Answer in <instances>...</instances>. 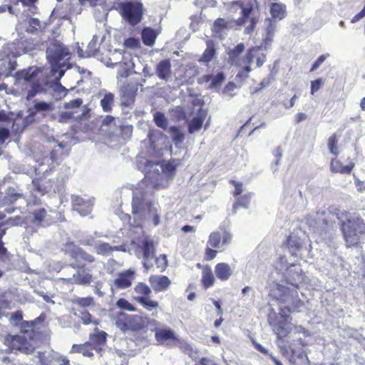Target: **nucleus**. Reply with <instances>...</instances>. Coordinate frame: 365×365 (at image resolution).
<instances>
[{"mask_svg": "<svg viewBox=\"0 0 365 365\" xmlns=\"http://www.w3.org/2000/svg\"><path fill=\"white\" fill-rule=\"evenodd\" d=\"M132 214L133 222H130L135 227H140L145 221L153 220L154 225L160 223V216L157 207L152 202L147 191L136 188L133 192Z\"/></svg>", "mask_w": 365, "mask_h": 365, "instance_id": "nucleus-1", "label": "nucleus"}, {"mask_svg": "<svg viewBox=\"0 0 365 365\" xmlns=\"http://www.w3.org/2000/svg\"><path fill=\"white\" fill-rule=\"evenodd\" d=\"M44 319V315L41 314L33 321L22 322L21 333L16 335H9L13 348L26 354L33 353L36 348L35 326L43 322Z\"/></svg>", "mask_w": 365, "mask_h": 365, "instance_id": "nucleus-2", "label": "nucleus"}, {"mask_svg": "<svg viewBox=\"0 0 365 365\" xmlns=\"http://www.w3.org/2000/svg\"><path fill=\"white\" fill-rule=\"evenodd\" d=\"M145 180L154 187H165L175 173V167L171 163H159L146 160L145 163Z\"/></svg>", "mask_w": 365, "mask_h": 365, "instance_id": "nucleus-3", "label": "nucleus"}, {"mask_svg": "<svg viewBox=\"0 0 365 365\" xmlns=\"http://www.w3.org/2000/svg\"><path fill=\"white\" fill-rule=\"evenodd\" d=\"M270 295L278 302L279 309L283 308L287 313L297 312L303 305L297 290H290L279 284L271 290Z\"/></svg>", "mask_w": 365, "mask_h": 365, "instance_id": "nucleus-4", "label": "nucleus"}, {"mask_svg": "<svg viewBox=\"0 0 365 365\" xmlns=\"http://www.w3.org/2000/svg\"><path fill=\"white\" fill-rule=\"evenodd\" d=\"M341 230L348 246L356 245L365 232V223L356 213H349L341 223Z\"/></svg>", "mask_w": 365, "mask_h": 365, "instance_id": "nucleus-5", "label": "nucleus"}, {"mask_svg": "<svg viewBox=\"0 0 365 365\" xmlns=\"http://www.w3.org/2000/svg\"><path fill=\"white\" fill-rule=\"evenodd\" d=\"M39 69L36 67H30L28 69L19 71L15 74L16 81L26 83L29 86L26 99L31 100L38 93L45 91L44 88L38 81V76Z\"/></svg>", "mask_w": 365, "mask_h": 365, "instance_id": "nucleus-6", "label": "nucleus"}, {"mask_svg": "<svg viewBox=\"0 0 365 365\" xmlns=\"http://www.w3.org/2000/svg\"><path fill=\"white\" fill-rule=\"evenodd\" d=\"M280 317H277L272 307L269 308V313L267 316V320L272 327L274 332L277 335L279 339L287 336L292 331L291 324L289 323V316L283 308L279 312Z\"/></svg>", "mask_w": 365, "mask_h": 365, "instance_id": "nucleus-7", "label": "nucleus"}, {"mask_svg": "<svg viewBox=\"0 0 365 365\" xmlns=\"http://www.w3.org/2000/svg\"><path fill=\"white\" fill-rule=\"evenodd\" d=\"M70 52L63 44L56 40L51 39L48 42L46 48V58L50 63L53 71L55 70V66H58L61 61H65L69 58Z\"/></svg>", "mask_w": 365, "mask_h": 365, "instance_id": "nucleus-8", "label": "nucleus"}, {"mask_svg": "<svg viewBox=\"0 0 365 365\" xmlns=\"http://www.w3.org/2000/svg\"><path fill=\"white\" fill-rule=\"evenodd\" d=\"M120 14L130 25H136L143 17V4L138 1L123 3L120 6Z\"/></svg>", "mask_w": 365, "mask_h": 365, "instance_id": "nucleus-9", "label": "nucleus"}, {"mask_svg": "<svg viewBox=\"0 0 365 365\" xmlns=\"http://www.w3.org/2000/svg\"><path fill=\"white\" fill-rule=\"evenodd\" d=\"M309 240L304 236L302 238L295 235H292L287 240L288 247L292 255L304 259L309 256L311 251V245Z\"/></svg>", "mask_w": 365, "mask_h": 365, "instance_id": "nucleus-10", "label": "nucleus"}, {"mask_svg": "<svg viewBox=\"0 0 365 365\" xmlns=\"http://www.w3.org/2000/svg\"><path fill=\"white\" fill-rule=\"evenodd\" d=\"M284 278L287 284L299 288L307 280V277L299 264H292L283 274Z\"/></svg>", "mask_w": 365, "mask_h": 365, "instance_id": "nucleus-11", "label": "nucleus"}, {"mask_svg": "<svg viewBox=\"0 0 365 365\" xmlns=\"http://www.w3.org/2000/svg\"><path fill=\"white\" fill-rule=\"evenodd\" d=\"M74 268L75 267L73 266ZM77 270L71 274V277H62L61 279L71 284H76L80 285H88L92 281V274L91 270L86 267L84 264L76 265Z\"/></svg>", "mask_w": 365, "mask_h": 365, "instance_id": "nucleus-12", "label": "nucleus"}, {"mask_svg": "<svg viewBox=\"0 0 365 365\" xmlns=\"http://www.w3.org/2000/svg\"><path fill=\"white\" fill-rule=\"evenodd\" d=\"M71 202L73 210L77 211L82 216L89 215L93 206V199L86 198L79 195H73L71 196Z\"/></svg>", "mask_w": 365, "mask_h": 365, "instance_id": "nucleus-13", "label": "nucleus"}, {"mask_svg": "<svg viewBox=\"0 0 365 365\" xmlns=\"http://www.w3.org/2000/svg\"><path fill=\"white\" fill-rule=\"evenodd\" d=\"M150 323L156 324L158 322L149 319L145 315L133 314L125 317V326L132 331H139Z\"/></svg>", "mask_w": 365, "mask_h": 365, "instance_id": "nucleus-14", "label": "nucleus"}, {"mask_svg": "<svg viewBox=\"0 0 365 365\" xmlns=\"http://www.w3.org/2000/svg\"><path fill=\"white\" fill-rule=\"evenodd\" d=\"M39 365H66L68 364V359L62 354L51 351L47 356L43 352L38 351Z\"/></svg>", "mask_w": 365, "mask_h": 365, "instance_id": "nucleus-15", "label": "nucleus"}, {"mask_svg": "<svg viewBox=\"0 0 365 365\" xmlns=\"http://www.w3.org/2000/svg\"><path fill=\"white\" fill-rule=\"evenodd\" d=\"M107 333L103 331H100L97 328L95 331L90 334L89 341L88 343L92 349L96 351L98 354L101 353L104 346L106 344Z\"/></svg>", "mask_w": 365, "mask_h": 365, "instance_id": "nucleus-16", "label": "nucleus"}, {"mask_svg": "<svg viewBox=\"0 0 365 365\" xmlns=\"http://www.w3.org/2000/svg\"><path fill=\"white\" fill-rule=\"evenodd\" d=\"M143 252L144 259L143 267L148 270L153 267V264L149 261L155 257V251L154 242L150 239H145L142 242V246L140 247Z\"/></svg>", "mask_w": 365, "mask_h": 365, "instance_id": "nucleus-17", "label": "nucleus"}, {"mask_svg": "<svg viewBox=\"0 0 365 365\" xmlns=\"http://www.w3.org/2000/svg\"><path fill=\"white\" fill-rule=\"evenodd\" d=\"M240 7L242 9V17L240 18L237 21V24L238 26H242L245 25L246 22H248L249 24L245 26V32L247 34H250L253 31L254 28L255 26V24L257 23V21L253 17H250L252 10H253V5L250 4L248 7H244L242 5H240Z\"/></svg>", "mask_w": 365, "mask_h": 365, "instance_id": "nucleus-18", "label": "nucleus"}, {"mask_svg": "<svg viewBox=\"0 0 365 365\" xmlns=\"http://www.w3.org/2000/svg\"><path fill=\"white\" fill-rule=\"evenodd\" d=\"M149 282L156 292L167 290L171 284L169 278L164 275H151L149 277Z\"/></svg>", "mask_w": 365, "mask_h": 365, "instance_id": "nucleus-19", "label": "nucleus"}, {"mask_svg": "<svg viewBox=\"0 0 365 365\" xmlns=\"http://www.w3.org/2000/svg\"><path fill=\"white\" fill-rule=\"evenodd\" d=\"M207 116V110L200 109L197 115L188 122L187 130L188 133L193 134L199 131L202 126L203 122Z\"/></svg>", "mask_w": 365, "mask_h": 365, "instance_id": "nucleus-20", "label": "nucleus"}, {"mask_svg": "<svg viewBox=\"0 0 365 365\" xmlns=\"http://www.w3.org/2000/svg\"><path fill=\"white\" fill-rule=\"evenodd\" d=\"M266 36L263 40L264 48L267 49L270 47L277 29V21L270 18L264 21Z\"/></svg>", "mask_w": 365, "mask_h": 365, "instance_id": "nucleus-21", "label": "nucleus"}, {"mask_svg": "<svg viewBox=\"0 0 365 365\" xmlns=\"http://www.w3.org/2000/svg\"><path fill=\"white\" fill-rule=\"evenodd\" d=\"M155 337L160 344H165L168 340H178L175 331L170 328L155 329Z\"/></svg>", "mask_w": 365, "mask_h": 365, "instance_id": "nucleus-22", "label": "nucleus"}, {"mask_svg": "<svg viewBox=\"0 0 365 365\" xmlns=\"http://www.w3.org/2000/svg\"><path fill=\"white\" fill-rule=\"evenodd\" d=\"M71 256L76 260V262H87L89 263L95 261V257L87 253L82 248L73 246L70 252Z\"/></svg>", "mask_w": 365, "mask_h": 365, "instance_id": "nucleus-23", "label": "nucleus"}, {"mask_svg": "<svg viewBox=\"0 0 365 365\" xmlns=\"http://www.w3.org/2000/svg\"><path fill=\"white\" fill-rule=\"evenodd\" d=\"M155 73L158 77L167 81L171 75V63L169 60L160 61L155 68Z\"/></svg>", "mask_w": 365, "mask_h": 365, "instance_id": "nucleus-24", "label": "nucleus"}, {"mask_svg": "<svg viewBox=\"0 0 365 365\" xmlns=\"http://www.w3.org/2000/svg\"><path fill=\"white\" fill-rule=\"evenodd\" d=\"M22 197V193L17 192L13 187H9L6 190L5 195L0 197V208L15 202L18 199Z\"/></svg>", "mask_w": 365, "mask_h": 365, "instance_id": "nucleus-25", "label": "nucleus"}, {"mask_svg": "<svg viewBox=\"0 0 365 365\" xmlns=\"http://www.w3.org/2000/svg\"><path fill=\"white\" fill-rule=\"evenodd\" d=\"M133 271L127 270L119 274L118 277L114 280V284L118 289H126L131 286V277Z\"/></svg>", "mask_w": 365, "mask_h": 365, "instance_id": "nucleus-26", "label": "nucleus"}, {"mask_svg": "<svg viewBox=\"0 0 365 365\" xmlns=\"http://www.w3.org/2000/svg\"><path fill=\"white\" fill-rule=\"evenodd\" d=\"M270 14L272 19L280 21L285 18L287 15L286 6L282 3H272L270 4Z\"/></svg>", "mask_w": 365, "mask_h": 365, "instance_id": "nucleus-27", "label": "nucleus"}, {"mask_svg": "<svg viewBox=\"0 0 365 365\" xmlns=\"http://www.w3.org/2000/svg\"><path fill=\"white\" fill-rule=\"evenodd\" d=\"M215 273L219 279L226 281L232 274V270L228 264L218 263L215 267Z\"/></svg>", "mask_w": 365, "mask_h": 365, "instance_id": "nucleus-28", "label": "nucleus"}, {"mask_svg": "<svg viewBox=\"0 0 365 365\" xmlns=\"http://www.w3.org/2000/svg\"><path fill=\"white\" fill-rule=\"evenodd\" d=\"M206 49L201 57L198 59V61L202 63H208L216 54L215 43L212 41H207L206 42Z\"/></svg>", "mask_w": 365, "mask_h": 365, "instance_id": "nucleus-29", "label": "nucleus"}, {"mask_svg": "<svg viewBox=\"0 0 365 365\" xmlns=\"http://www.w3.org/2000/svg\"><path fill=\"white\" fill-rule=\"evenodd\" d=\"M354 163H350L347 165H343L342 163L336 159L331 161L330 170L333 173H340L343 174H350L354 167Z\"/></svg>", "mask_w": 365, "mask_h": 365, "instance_id": "nucleus-30", "label": "nucleus"}, {"mask_svg": "<svg viewBox=\"0 0 365 365\" xmlns=\"http://www.w3.org/2000/svg\"><path fill=\"white\" fill-rule=\"evenodd\" d=\"M168 133L172 135V140L176 147L180 146L185 140V134L179 126H170Z\"/></svg>", "mask_w": 365, "mask_h": 365, "instance_id": "nucleus-31", "label": "nucleus"}, {"mask_svg": "<svg viewBox=\"0 0 365 365\" xmlns=\"http://www.w3.org/2000/svg\"><path fill=\"white\" fill-rule=\"evenodd\" d=\"M71 302L76 307L74 309H85L86 307L94 306V299L91 297H76L71 299Z\"/></svg>", "mask_w": 365, "mask_h": 365, "instance_id": "nucleus-32", "label": "nucleus"}, {"mask_svg": "<svg viewBox=\"0 0 365 365\" xmlns=\"http://www.w3.org/2000/svg\"><path fill=\"white\" fill-rule=\"evenodd\" d=\"M245 44L240 43L235 46L232 49H230L227 53L229 63H230L232 65H237L239 61L238 58L245 50Z\"/></svg>", "mask_w": 365, "mask_h": 365, "instance_id": "nucleus-33", "label": "nucleus"}, {"mask_svg": "<svg viewBox=\"0 0 365 365\" xmlns=\"http://www.w3.org/2000/svg\"><path fill=\"white\" fill-rule=\"evenodd\" d=\"M92 349L90 344L86 342L83 344H73L70 350V353H81L84 356L91 357L93 356Z\"/></svg>", "mask_w": 365, "mask_h": 365, "instance_id": "nucleus-34", "label": "nucleus"}, {"mask_svg": "<svg viewBox=\"0 0 365 365\" xmlns=\"http://www.w3.org/2000/svg\"><path fill=\"white\" fill-rule=\"evenodd\" d=\"M157 37V34L155 30L146 27L142 31V40L145 45L151 46L154 44Z\"/></svg>", "mask_w": 365, "mask_h": 365, "instance_id": "nucleus-35", "label": "nucleus"}, {"mask_svg": "<svg viewBox=\"0 0 365 365\" xmlns=\"http://www.w3.org/2000/svg\"><path fill=\"white\" fill-rule=\"evenodd\" d=\"M135 299L149 312L157 309L159 306L157 301L151 300L148 297H136Z\"/></svg>", "mask_w": 365, "mask_h": 365, "instance_id": "nucleus-36", "label": "nucleus"}, {"mask_svg": "<svg viewBox=\"0 0 365 365\" xmlns=\"http://www.w3.org/2000/svg\"><path fill=\"white\" fill-rule=\"evenodd\" d=\"M24 222V220L21 216H15L11 217L7 219L6 220L0 222V230L7 227V229L10 227L19 226L21 225Z\"/></svg>", "mask_w": 365, "mask_h": 365, "instance_id": "nucleus-37", "label": "nucleus"}, {"mask_svg": "<svg viewBox=\"0 0 365 365\" xmlns=\"http://www.w3.org/2000/svg\"><path fill=\"white\" fill-rule=\"evenodd\" d=\"M153 120L155 125L163 130H165L168 125V120L165 115L160 111H157L153 114Z\"/></svg>", "mask_w": 365, "mask_h": 365, "instance_id": "nucleus-38", "label": "nucleus"}, {"mask_svg": "<svg viewBox=\"0 0 365 365\" xmlns=\"http://www.w3.org/2000/svg\"><path fill=\"white\" fill-rule=\"evenodd\" d=\"M120 69L118 71V77L126 78L130 75V69L133 68V63L130 61H119Z\"/></svg>", "mask_w": 365, "mask_h": 365, "instance_id": "nucleus-39", "label": "nucleus"}, {"mask_svg": "<svg viewBox=\"0 0 365 365\" xmlns=\"http://www.w3.org/2000/svg\"><path fill=\"white\" fill-rule=\"evenodd\" d=\"M73 314L78 317H79L83 324H88L92 323V317L91 314L86 309H74L73 308Z\"/></svg>", "mask_w": 365, "mask_h": 365, "instance_id": "nucleus-40", "label": "nucleus"}, {"mask_svg": "<svg viewBox=\"0 0 365 365\" xmlns=\"http://www.w3.org/2000/svg\"><path fill=\"white\" fill-rule=\"evenodd\" d=\"M212 80L210 87L211 88H219L222 83L224 82L225 79V76L223 74V73H218L217 75L212 76H206V81Z\"/></svg>", "mask_w": 365, "mask_h": 365, "instance_id": "nucleus-41", "label": "nucleus"}, {"mask_svg": "<svg viewBox=\"0 0 365 365\" xmlns=\"http://www.w3.org/2000/svg\"><path fill=\"white\" fill-rule=\"evenodd\" d=\"M250 198H251L250 194H246V195H244L240 197L237 199V201L233 205V207H232L233 213L235 214L237 212V210L239 207L247 208L248 205L250 204Z\"/></svg>", "mask_w": 365, "mask_h": 365, "instance_id": "nucleus-42", "label": "nucleus"}, {"mask_svg": "<svg viewBox=\"0 0 365 365\" xmlns=\"http://www.w3.org/2000/svg\"><path fill=\"white\" fill-rule=\"evenodd\" d=\"M98 41V37L96 35H94L87 46L86 55L85 56H92L96 55L99 48Z\"/></svg>", "mask_w": 365, "mask_h": 365, "instance_id": "nucleus-43", "label": "nucleus"}, {"mask_svg": "<svg viewBox=\"0 0 365 365\" xmlns=\"http://www.w3.org/2000/svg\"><path fill=\"white\" fill-rule=\"evenodd\" d=\"M221 234L219 232H212L207 240V246L214 248H219L221 245Z\"/></svg>", "mask_w": 365, "mask_h": 365, "instance_id": "nucleus-44", "label": "nucleus"}, {"mask_svg": "<svg viewBox=\"0 0 365 365\" xmlns=\"http://www.w3.org/2000/svg\"><path fill=\"white\" fill-rule=\"evenodd\" d=\"M68 68V66H66V63L65 61H63L62 63H59L58 66H55V70L53 71V68H51V71L55 74L56 73H58V76L56 77V86H61L58 81L61 78H62L65 73L66 70Z\"/></svg>", "mask_w": 365, "mask_h": 365, "instance_id": "nucleus-45", "label": "nucleus"}, {"mask_svg": "<svg viewBox=\"0 0 365 365\" xmlns=\"http://www.w3.org/2000/svg\"><path fill=\"white\" fill-rule=\"evenodd\" d=\"M53 104L51 102L34 101V108L36 113L51 110H53Z\"/></svg>", "mask_w": 365, "mask_h": 365, "instance_id": "nucleus-46", "label": "nucleus"}, {"mask_svg": "<svg viewBox=\"0 0 365 365\" xmlns=\"http://www.w3.org/2000/svg\"><path fill=\"white\" fill-rule=\"evenodd\" d=\"M113 101V95L110 93H107L101 100V106L105 112H108L111 109Z\"/></svg>", "mask_w": 365, "mask_h": 365, "instance_id": "nucleus-47", "label": "nucleus"}, {"mask_svg": "<svg viewBox=\"0 0 365 365\" xmlns=\"http://www.w3.org/2000/svg\"><path fill=\"white\" fill-rule=\"evenodd\" d=\"M46 211L44 208L36 209L34 211V223L36 225L41 224L46 218Z\"/></svg>", "mask_w": 365, "mask_h": 365, "instance_id": "nucleus-48", "label": "nucleus"}, {"mask_svg": "<svg viewBox=\"0 0 365 365\" xmlns=\"http://www.w3.org/2000/svg\"><path fill=\"white\" fill-rule=\"evenodd\" d=\"M215 282V277L210 270L202 272V282L205 287H211Z\"/></svg>", "mask_w": 365, "mask_h": 365, "instance_id": "nucleus-49", "label": "nucleus"}, {"mask_svg": "<svg viewBox=\"0 0 365 365\" xmlns=\"http://www.w3.org/2000/svg\"><path fill=\"white\" fill-rule=\"evenodd\" d=\"M41 28V22L38 19L31 18L29 20V26L26 27L28 33L34 34Z\"/></svg>", "mask_w": 365, "mask_h": 365, "instance_id": "nucleus-50", "label": "nucleus"}, {"mask_svg": "<svg viewBox=\"0 0 365 365\" xmlns=\"http://www.w3.org/2000/svg\"><path fill=\"white\" fill-rule=\"evenodd\" d=\"M262 48H264V45H261L260 46L253 47L250 48L246 54L245 60V62H247V63H251L253 61L254 58L257 57V56L259 53V51Z\"/></svg>", "mask_w": 365, "mask_h": 365, "instance_id": "nucleus-51", "label": "nucleus"}, {"mask_svg": "<svg viewBox=\"0 0 365 365\" xmlns=\"http://www.w3.org/2000/svg\"><path fill=\"white\" fill-rule=\"evenodd\" d=\"M180 348L183 349L184 352L190 356L192 359H197L198 357L197 351L194 349L192 345L185 342L180 343Z\"/></svg>", "mask_w": 365, "mask_h": 365, "instance_id": "nucleus-52", "label": "nucleus"}, {"mask_svg": "<svg viewBox=\"0 0 365 365\" xmlns=\"http://www.w3.org/2000/svg\"><path fill=\"white\" fill-rule=\"evenodd\" d=\"M337 139L335 134H333L331 136H330L328 139V148L329 150V152L334 155H338V148L336 146Z\"/></svg>", "mask_w": 365, "mask_h": 365, "instance_id": "nucleus-53", "label": "nucleus"}, {"mask_svg": "<svg viewBox=\"0 0 365 365\" xmlns=\"http://www.w3.org/2000/svg\"><path fill=\"white\" fill-rule=\"evenodd\" d=\"M227 26V22L224 19L219 18L213 24L212 31L215 33H220Z\"/></svg>", "mask_w": 365, "mask_h": 365, "instance_id": "nucleus-54", "label": "nucleus"}, {"mask_svg": "<svg viewBox=\"0 0 365 365\" xmlns=\"http://www.w3.org/2000/svg\"><path fill=\"white\" fill-rule=\"evenodd\" d=\"M116 305L121 309H125L130 312L135 311L134 306L128 300L123 298L118 299L116 302Z\"/></svg>", "mask_w": 365, "mask_h": 365, "instance_id": "nucleus-55", "label": "nucleus"}, {"mask_svg": "<svg viewBox=\"0 0 365 365\" xmlns=\"http://www.w3.org/2000/svg\"><path fill=\"white\" fill-rule=\"evenodd\" d=\"M113 250H118V247H112L108 243H101L96 246L98 254H106Z\"/></svg>", "mask_w": 365, "mask_h": 365, "instance_id": "nucleus-56", "label": "nucleus"}, {"mask_svg": "<svg viewBox=\"0 0 365 365\" xmlns=\"http://www.w3.org/2000/svg\"><path fill=\"white\" fill-rule=\"evenodd\" d=\"M135 292H137L138 294L145 295V297H147L148 295H149L151 293L150 288L147 284L142 283V282L138 283L135 286Z\"/></svg>", "mask_w": 365, "mask_h": 365, "instance_id": "nucleus-57", "label": "nucleus"}, {"mask_svg": "<svg viewBox=\"0 0 365 365\" xmlns=\"http://www.w3.org/2000/svg\"><path fill=\"white\" fill-rule=\"evenodd\" d=\"M83 100L81 98H75L68 102L64 103V108L66 109H74L82 106Z\"/></svg>", "mask_w": 365, "mask_h": 365, "instance_id": "nucleus-58", "label": "nucleus"}, {"mask_svg": "<svg viewBox=\"0 0 365 365\" xmlns=\"http://www.w3.org/2000/svg\"><path fill=\"white\" fill-rule=\"evenodd\" d=\"M11 321L14 325H19V327H21V324L22 322H24L22 312L17 311L13 313L11 317Z\"/></svg>", "mask_w": 365, "mask_h": 365, "instance_id": "nucleus-59", "label": "nucleus"}, {"mask_svg": "<svg viewBox=\"0 0 365 365\" xmlns=\"http://www.w3.org/2000/svg\"><path fill=\"white\" fill-rule=\"evenodd\" d=\"M155 263L157 267L161 270L165 269L168 265L167 258L165 255H160L158 257L155 258Z\"/></svg>", "mask_w": 365, "mask_h": 365, "instance_id": "nucleus-60", "label": "nucleus"}, {"mask_svg": "<svg viewBox=\"0 0 365 365\" xmlns=\"http://www.w3.org/2000/svg\"><path fill=\"white\" fill-rule=\"evenodd\" d=\"M329 56V53L322 54L318 57L317 61L312 64V66L310 69L311 72H313L319 68V67L323 63V62L327 59V58Z\"/></svg>", "mask_w": 365, "mask_h": 365, "instance_id": "nucleus-61", "label": "nucleus"}, {"mask_svg": "<svg viewBox=\"0 0 365 365\" xmlns=\"http://www.w3.org/2000/svg\"><path fill=\"white\" fill-rule=\"evenodd\" d=\"M127 91L129 93L128 95L127 101H131L133 98L134 93L137 91V88H135V86H130L125 87V88L122 91V92L123 93V96L124 98L125 97V93Z\"/></svg>", "mask_w": 365, "mask_h": 365, "instance_id": "nucleus-62", "label": "nucleus"}, {"mask_svg": "<svg viewBox=\"0 0 365 365\" xmlns=\"http://www.w3.org/2000/svg\"><path fill=\"white\" fill-rule=\"evenodd\" d=\"M73 114L74 113L73 112H62L58 116V121L61 123H66L68 120L73 117Z\"/></svg>", "mask_w": 365, "mask_h": 365, "instance_id": "nucleus-63", "label": "nucleus"}, {"mask_svg": "<svg viewBox=\"0 0 365 365\" xmlns=\"http://www.w3.org/2000/svg\"><path fill=\"white\" fill-rule=\"evenodd\" d=\"M323 81L322 78L312 81L311 82V93L313 95L315 92L318 91L322 86Z\"/></svg>", "mask_w": 365, "mask_h": 365, "instance_id": "nucleus-64", "label": "nucleus"}]
</instances>
